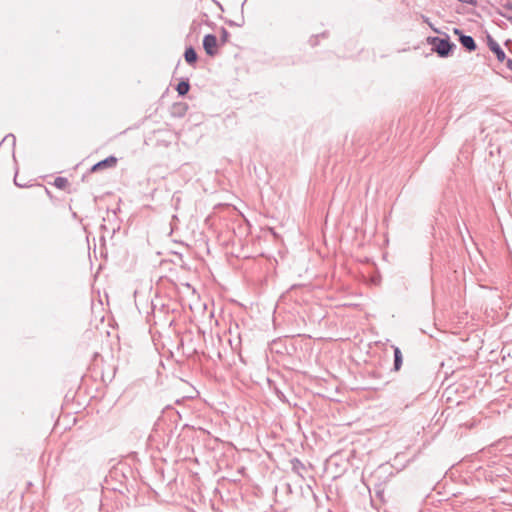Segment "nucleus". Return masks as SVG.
Wrapping results in <instances>:
<instances>
[{
    "instance_id": "nucleus-1",
    "label": "nucleus",
    "mask_w": 512,
    "mask_h": 512,
    "mask_svg": "<svg viewBox=\"0 0 512 512\" xmlns=\"http://www.w3.org/2000/svg\"><path fill=\"white\" fill-rule=\"evenodd\" d=\"M428 44L432 46V50L438 54L441 58H446L453 53V50L456 48V45L450 41L448 35L445 38H440L437 36L428 37Z\"/></svg>"
},
{
    "instance_id": "nucleus-16",
    "label": "nucleus",
    "mask_w": 512,
    "mask_h": 512,
    "mask_svg": "<svg viewBox=\"0 0 512 512\" xmlns=\"http://www.w3.org/2000/svg\"><path fill=\"white\" fill-rule=\"evenodd\" d=\"M506 66L510 71H512V59L508 58L506 60Z\"/></svg>"
},
{
    "instance_id": "nucleus-10",
    "label": "nucleus",
    "mask_w": 512,
    "mask_h": 512,
    "mask_svg": "<svg viewBox=\"0 0 512 512\" xmlns=\"http://www.w3.org/2000/svg\"><path fill=\"white\" fill-rule=\"evenodd\" d=\"M229 37H230V33L224 27H222L221 31H220V44L223 45L226 42H228Z\"/></svg>"
},
{
    "instance_id": "nucleus-7",
    "label": "nucleus",
    "mask_w": 512,
    "mask_h": 512,
    "mask_svg": "<svg viewBox=\"0 0 512 512\" xmlns=\"http://www.w3.org/2000/svg\"><path fill=\"white\" fill-rule=\"evenodd\" d=\"M184 58L189 65H194L197 62L198 56L192 46H189L185 49Z\"/></svg>"
},
{
    "instance_id": "nucleus-18",
    "label": "nucleus",
    "mask_w": 512,
    "mask_h": 512,
    "mask_svg": "<svg viewBox=\"0 0 512 512\" xmlns=\"http://www.w3.org/2000/svg\"><path fill=\"white\" fill-rule=\"evenodd\" d=\"M45 191H46L47 195H50V191L47 188H45Z\"/></svg>"
},
{
    "instance_id": "nucleus-3",
    "label": "nucleus",
    "mask_w": 512,
    "mask_h": 512,
    "mask_svg": "<svg viewBox=\"0 0 512 512\" xmlns=\"http://www.w3.org/2000/svg\"><path fill=\"white\" fill-rule=\"evenodd\" d=\"M218 41L215 35L207 34L203 38V48L208 56L214 57L217 53Z\"/></svg>"
},
{
    "instance_id": "nucleus-4",
    "label": "nucleus",
    "mask_w": 512,
    "mask_h": 512,
    "mask_svg": "<svg viewBox=\"0 0 512 512\" xmlns=\"http://www.w3.org/2000/svg\"><path fill=\"white\" fill-rule=\"evenodd\" d=\"M487 46L489 49L496 55V58L499 62H503L506 60V54L500 45L495 41V39L491 35H487Z\"/></svg>"
},
{
    "instance_id": "nucleus-9",
    "label": "nucleus",
    "mask_w": 512,
    "mask_h": 512,
    "mask_svg": "<svg viewBox=\"0 0 512 512\" xmlns=\"http://www.w3.org/2000/svg\"><path fill=\"white\" fill-rule=\"evenodd\" d=\"M53 185L58 189H66L69 181L67 178L59 176L54 179Z\"/></svg>"
},
{
    "instance_id": "nucleus-17",
    "label": "nucleus",
    "mask_w": 512,
    "mask_h": 512,
    "mask_svg": "<svg viewBox=\"0 0 512 512\" xmlns=\"http://www.w3.org/2000/svg\"><path fill=\"white\" fill-rule=\"evenodd\" d=\"M510 43H512V41H511V40H507V41L505 42V45H506V46H508Z\"/></svg>"
},
{
    "instance_id": "nucleus-6",
    "label": "nucleus",
    "mask_w": 512,
    "mask_h": 512,
    "mask_svg": "<svg viewBox=\"0 0 512 512\" xmlns=\"http://www.w3.org/2000/svg\"><path fill=\"white\" fill-rule=\"evenodd\" d=\"M393 352H394V363H393V370L399 371L402 363H403V356L400 348L398 346H392Z\"/></svg>"
},
{
    "instance_id": "nucleus-2",
    "label": "nucleus",
    "mask_w": 512,
    "mask_h": 512,
    "mask_svg": "<svg viewBox=\"0 0 512 512\" xmlns=\"http://www.w3.org/2000/svg\"><path fill=\"white\" fill-rule=\"evenodd\" d=\"M453 32L459 36V42L468 52H473L477 49V44L472 36L465 35L462 30L458 28H454Z\"/></svg>"
},
{
    "instance_id": "nucleus-13",
    "label": "nucleus",
    "mask_w": 512,
    "mask_h": 512,
    "mask_svg": "<svg viewBox=\"0 0 512 512\" xmlns=\"http://www.w3.org/2000/svg\"><path fill=\"white\" fill-rule=\"evenodd\" d=\"M500 15L507 19L512 24V15L503 12H500Z\"/></svg>"
},
{
    "instance_id": "nucleus-11",
    "label": "nucleus",
    "mask_w": 512,
    "mask_h": 512,
    "mask_svg": "<svg viewBox=\"0 0 512 512\" xmlns=\"http://www.w3.org/2000/svg\"><path fill=\"white\" fill-rule=\"evenodd\" d=\"M17 176H18V173L16 172L15 176H14V183L16 186L18 187H25L26 185L21 183V180H17Z\"/></svg>"
},
{
    "instance_id": "nucleus-8",
    "label": "nucleus",
    "mask_w": 512,
    "mask_h": 512,
    "mask_svg": "<svg viewBox=\"0 0 512 512\" xmlns=\"http://www.w3.org/2000/svg\"><path fill=\"white\" fill-rule=\"evenodd\" d=\"M190 90V83L189 80L182 79L176 86V91L178 92L179 96H185Z\"/></svg>"
},
{
    "instance_id": "nucleus-12",
    "label": "nucleus",
    "mask_w": 512,
    "mask_h": 512,
    "mask_svg": "<svg viewBox=\"0 0 512 512\" xmlns=\"http://www.w3.org/2000/svg\"><path fill=\"white\" fill-rule=\"evenodd\" d=\"M17 176H18V173L16 172L15 176H14V183L16 186L18 187H25L26 185L21 183V180H17Z\"/></svg>"
},
{
    "instance_id": "nucleus-5",
    "label": "nucleus",
    "mask_w": 512,
    "mask_h": 512,
    "mask_svg": "<svg viewBox=\"0 0 512 512\" xmlns=\"http://www.w3.org/2000/svg\"><path fill=\"white\" fill-rule=\"evenodd\" d=\"M117 158L115 156H109L99 162H97L96 164H94L90 171L91 172H98L100 170H103V169H107V168H113L116 166L117 164Z\"/></svg>"
},
{
    "instance_id": "nucleus-15",
    "label": "nucleus",
    "mask_w": 512,
    "mask_h": 512,
    "mask_svg": "<svg viewBox=\"0 0 512 512\" xmlns=\"http://www.w3.org/2000/svg\"><path fill=\"white\" fill-rule=\"evenodd\" d=\"M503 8L512 11V2L511 1H507L505 4H503Z\"/></svg>"
},
{
    "instance_id": "nucleus-14",
    "label": "nucleus",
    "mask_w": 512,
    "mask_h": 512,
    "mask_svg": "<svg viewBox=\"0 0 512 512\" xmlns=\"http://www.w3.org/2000/svg\"><path fill=\"white\" fill-rule=\"evenodd\" d=\"M459 2L475 5L477 3V0H458Z\"/></svg>"
}]
</instances>
